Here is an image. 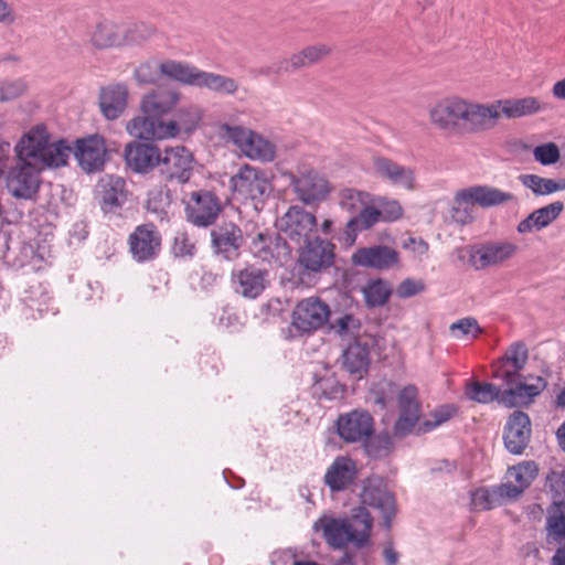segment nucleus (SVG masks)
Listing matches in <instances>:
<instances>
[{"instance_id":"9","label":"nucleus","mask_w":565,"mask_h":565,"mask_svg":"<svg viewBox=\"0 0 565 565\" xmlns=\"http://www.w3.org/2000/svg\"><path fill=\"white\" fill-rule=\"evenodd\" d=\"M231 186L241 198L257 202L263 201L270 192V182L266 173L249 164L243 166L231 178Z\"/></svg>"},{"instance_id":"32","label":"nucleus","mask_w":565,"mask_h":565,"mask_svg":"<svg viewBox=\"0 0 565 565\" xmlns=\"http://www.w3.org/2000/svg\"><path fill=\"white\" fill-rule=\"evenodd\" d=\"M515 200L511 192L502 191L489 185H473L457 192V201H471L481 207L502 205Z\"/></svg>"},{"instance_id":"25","label":"nucleus","mask_w":565,"mask_h":565,"mask_svg":"<svg viewBox=\"0 0 565 565\" xmlns=\"http://www.w3.org/2000/svg\"><path fill=\"white\" fill-rule=\"evenodd\" d=\"M160 149L151 143L131 141L126 145L124 157L128 168L137 173H148L160 162Z\"/></svg>"},{"instance_id":"43","label":"nucleus","mask_w":565,"mask_h":565,"mask_svg":"<svg viewBox=\"0 0 565 565\" xmlns=\"http://www.w3.org/2000/svg\"><path fill=\"white\" fill-rule=\"evenodd\" d=\"M373 204H365L359 210V214L347 223L345 234L351 242H354L358 232L367 230L382 221L381 212Z\"/></svg>"},{"instance_id":"1","label":"nucleus","mask_w":565,"mask_h":565,"mask_svg":"<svg viewBox=\"0 0 565 565\" xmlns=\"http://www.w3.org/2000/svg\"><path fill=\"white\" fill-rule=\"evenodd\" d=\"M361 502L363 505L353 509L348 516L321 515L313 523V531L320 533L327 544L335 550L345 548L350 544L356 548L365 547L370 543L373 526V519L366 507L377 510L388 529L396 513V503L393 493L380 478L366 480Z\"/></svg>"},{"instance_id":"52","label":"nucleus","mask_w":565,"mask_h":565,"mask_svg":"<svg viewBox=\"0 0 565 565\" xmlns=\"http://www.w3.org/2000/svg\"><path fill=\"white\" fill-rule=\"evenodd\" d=\"M375 200L367 192L355 189H343L340 192V205L349 212H356L365 204L374 203Z\"/></svg>"},{"instance_id":"55","label":"nucleus","mask_w":565,"mask_h":565,"mask_svg":"<svg viewBox=\"0 0 565 565\" xmlns=\"http://www.w3.org/2000/svg\"><path fill=\"white\" fill-rule=\"evenodd\" d=\"M533 158L542 166H552L561 158L559 148L554 142L536 146L532 151Z\"/></svg>"},{"instance_id":"17","label":"nucleus","mask_w":565,"mask_h":565,"mask_svg":"<svg viewBox=\"0 0 565 565\" xmlns=\"http://www.w3.org/2000/svg\"><path fill=\"white\" fill-rule=\"evenodd\" d=\"M129 248L135 260L149 262L160 252L161 235L151 224L139 225L129 236Z\"/></svg>"},{"instance_id":"37","label":"nucleus","mask_w":565,"mask_h":565,"mask_svg":"<svg viewBox=\"0 0 565 565\" xmlns=\"http://www.w3.org/2000/svg\"><path fill=\"white\" fill-rule=\"evenodd\" d=\"M355 475V463L348 457H337L324 475V482L332 491L345 489Z\"/></svg>"},{"instance_id":"61","label":"nucleus","mask_w":565,"mask_h":565,"mask_svg":"<svg viewBox=\"0 0 565 565\" xmlns=\"http://www.w3.org/2000/svg\"><path fill=\"white\" fill-rule=\"evenodd\" d=\"M25 89L22 81L0 83V102H7L19 97Z\"/></svg>"},{"instance_id":"58","label":"nucleus","mask_w":565,"mask_h":565,"mask_svg":"<svg viewBox=\"0 0 565 565\" xmlns=\"http://www.w3.org/2000/svg\"><path fill=\"white\" fill-rule=\"evenodd\" d=\"M376 203L381 212L382 221L393 222L402 217L403 207L398 201L379 198Z\"/></svg>"},{"instance_id":"53","label":"nucleus","mask_w":565,"mask_h":565,"mask_svg":"<svg viewBox=\"0 0 565 565\" xmlns=\"http://www.w3.org/2000/svg\"><path fill=\"white\" fill-rule=\"evenodd\" d=\"M471 505L475 510H491L500 504L495 488H479L471 493Z\"/></svg>"},{"instance_id":"20","label":"nucleus","mask_w":565,"mask_h":565,"mask_svg":"<svg viewBox=\"0 0 565 565\" xmlns=\"http://www.w3.org/2000/svg\"><path fill=\"white\" fill-rule=\"evenodd\" d=\"M41 170H43L42 167L18 160V164L8 175L10 192L17 198L31 199L39 189Z\"/></svg>"},{"instance_id":"5","label":"nucleus","mask_w":565,"mask_h":565,"mask_svg":"<svg viewBox=\"0 0 565 565\" xmlns=\"http://www.w3.org/2000/svg\"><path fill=\"white\" fill-rule=\"evenodd\" d=\"M225 136L241 152L252 160L270 162L276 157V146L264 136L241 127L225 126Z\"/></svg>"},{"instance_id":"36","label":"nucleus","mask_w":565,"mask_h":565,"mask_svg":"<svg viewBox=\"0 0 565 565\" xmlns=\"http://www.w3.org/2000/svg\"><path fill=\"white\" fill-rule=\"evenodd\" d=\"M493 104L498 113V119L504 116L509 119L531 116L543 110V105L539 98L527 96L523 98L500 99Z\"/></svg>"},{"instance_id":"34","label":"nucleus","mask_w":565,"mask_h":565,"mask_svg":"<svg viewBox=\"0 0 565 565\" xmlns=\"http://www.w3.org/2000/svg\"><path fill=\"white\" fill-rule=\"evenodd\" d=\"M94 47L105 50L125 45L124 25L110 19H102L94 25L89 34Z\"/></svg>"},{"instance_id":"26","label":"nucleus","mask_w":565,"mask_h":565,"mask_svg":"<svg viewBox=\"0 0 565 565\" xmlns=\"http://www.w3.org/2000/svg\"><path fill=\"white\" fill-rule=\"evenodd\" d=\"M373 418L367 412L352 411L338 419V433L347 441L366 440L373 433Z\"/></svg>"},{"instance_id":"33","label":"nucleus","mask_w":565,"mask_h":565,"mask_svg":"<svg viewBox=\"0 0 565 565\" xmlns=\"http://www.w3.org/2000/svg\"><path fill=\"white\" fill-rule=\"evenodd\" d=\"M529 416L522 412H514L505 425L504 445L514 455H520L525 449L531 434Z\"/></svg>"},{"instance_id":"10","label":"nucleus","mask_w":565,"mask_h":565,"mask_svg":"<svg viewBox=\"0 0 565 565\" xmlns=\"http://www.w3.org/2000/svg\"><path fill=\"white\" fill-rule=\"evenodd\" d=\"M194 158L184 146L167 147L160 151V171L168 180L186 183L192 174Z\"/></svg>"},{"instance_id":"30","label":"nucleus","mask_w":565,"mask_h":565,"mask_svg":"<svg viewBox=\"0 0 565 565\" xmlns=\"http://www.w3.org/2000/svg\"><path fill=\"white\" fill-rule=\"evenodd\" d=\"M181 94L174 89L158 88L143 95L140 102L141 113L162 119L180 103Z\"/></svg>"},{"instance_id":"64","label":"nucleus","mask_w":565,"mask_h":565,"mask_svg":"<svg viewBox=\"0 0 565 565\" xmlns=\"http://www.w3.org/2000/svg\"><path fill=\"white\" fill-rule=\"evenodd\" d=\"M17 20L14 9L6 0H0V24L12 25Z\"/></svg>"},{"instance_id":"41","label":"nucleus","mask_w":565,"mask_h":565,"mask_svg":"<svg viewBox=\"0 0 565 565\" xmlns=\"http://www.w3.org/2000/svg\"><path fill=\"white\" fill-rule=\"evenodd\" d=\"M160 72L173 81L198 87L201 70L185 62L167 60L160 63Z\"/></svg>"},{"instance_id":"60","label":"nucleus","mask_w":565,"mask_h":565,"mask_svg":"<svg viewBox=\"0 0 565 565\" xmlns=\"http://www.w3.org/2000/svg\"><path fill=\"white\" fill-rule=\"evenodd\" d=\"M194 250V243L190 239L188 234L178 233L174 237L172 252L178 257L192 256Z\"/></svg>"},{"instance_id":"54","label":"nucleus","mask_w":565,"mask_h":565,"mask_svg":"<svg viewBox=\"0 0 565 565\" xmlns=\"http://www.w3.org/2000/svg\"><path fill=\"white\" fill-rule=\"evenodd\" d=\"M170 205L168 194L163 189H156L149 192L147 201V210L157 215L158 218L163 220L167 217V209Z\"/></svg>"},{"instance_id":"51","label":"nucleus","mask_w":565,"mask_h":565,"mask_svg":"<svg viewBox=\"0 0 565 565\" xmlns=\"http://www.w3.org/2000/svg\"><path fill=\"white\" fill-rule=\"evenodd\" d=\"M156 33V26L147 22L124 25L125 45L140 44L151 39Z\"/></svg>"},{"instance_id":"8","label":"nucleus","mask_w":565,"mask_h":565,"mask_svg":"<svg viewBox=\"0 0 565 565\" xmlns=\"http://www.w3.org/2000/svg\"><path fill=\"white\" fill-rule=\"evenodd\" d=\"M519 247L510 241H489L469 247L470 264L475 269L498 267L510 260Z\"/></svg>"},{"instance_id":"19","label":"nucleus","mask_w":565,"mask_h":565,"mask_svg":"<svg viewBox=\"0 0 565 565\" xmlns=\"http://www.w3.org/2000/svg\"><path fill=\"white\" fill-rule=\"evenodd\" d=\"M398 418L394 425V435L404 437L413 431L419 423L420 406L415 386L404 387L398 395Z\"/></svg>"},{"instance_id":"57","label":"nucleus","mask_w":565,"mask_h":565,"mask_svg":"<svg viewBox=\"0 0 565 565\" xmlns=\"http://www.w3.org/2000/svg\"><path fill=\"white\" fill-rule=\"evenodd\" d=\"M471 204V201H457V194L454 198V204L449 210V220L458 225L469 224L472 220L471 210L466 206Z\"/></svg>"},{"instance_id":"62","label":"nucleus","mask_w":565,"mask_h":565,"mask_svg":"<svg viewBox=\"0 0 565 565\" xmlns=\"http://www.w3.org/2000/svg\"><path fill=\"white\" fill-rule=\"evenodd\" d=\"M424 290V284L420 280L405 279L399 284L396 294L401 298L413 297Z\"/></svg>"},{"instance_id":"42","label":"nucleus","mask_w":565,"mask_h":565,"mask_svg":"<svg viewBox=\"0 0 565 565\" xmlns=\"http://www.w3.org/2000/svg\"><path fill=\"white\" fill-rule=\"evenodd\" d=\"M198 87L206 88L220 95H235L239 85L232 77L201 70Z\"/></svg>"},{"instance_id":"21","label":"nucleus","mask_w":565,"mask_h":565,"mask_svg":"<svg viewBox=\"0 0 565 565\" xmlns=\"http://www.w3.org/2000/svg\"><path fill=\"white\" fill-rule=\"evenodd\" d=\"M291 184L297 199L307 205L323 200L330 191L327 179L313 170L292 175Z\"/></svg>"},{"instance_id":"18","label":"nucleus","mask_w":565,"mask_h":565,"mask_svg":"<svg viewBox=\"0 0 565 565\" xmlns=\"http://www.w3.org/2000/svg\"><path fill=\"white\" fill-rule=\"evenodd\" d=\"M126 131L131 137L141 140H164L172 138L175 128L172 122H166L163 119H156L153 116L142 113L127 121Z\"/></svg>"},{"instance_id":"59","label":"nucleus","mask_w":565,"mask_h":565,"mask_svg":"<svg viewBox=\"0 0 565 565\" xmlns=\"http://www.w3.org/2000/svg\"><path fill=\"white\" fill-rule=\"evenodd\" d=\"M494 488L501 505L515 500L523 493V490L510 480H507V482L495 486Z\"/></svg>"},{"instance_id":"23","label":"nucleus","mask_w":565,"mask_h":565,"mask_svg":"<svg viewBox=\"0 0 565 565\" xmlns=\"http://www.w3.org/2000/svg\"><path fill=\"white\" fill-rule=\"evenodd\" d=\"M527 349L525 344L515 342L507 350L505 354L492 366V375L501 380L503 384H513L527 362Z\"/></svg>"},{"instance_id":"28","label":"nucleus","mask_w":565,"mask_h":565,"mask_svg":"<svg viewBox=\"0 0 565 565\" xmlns=\"http://www.w3.org/2000/svg\"><path fill=\"white\" fill-rule=\"evenodd\" d=\"M352 263L361 267L387 270L398 264V253L384 245L362 247L353 253Z\"/></svg>"},{"instance_id":"24","label":"nucleus","mask_w":565,"mask_h":565,"mask_svg":"<svg viewBox=\"0 0 565 565\" xmlns=\"http://www.w3.org/2000/svg\"><path fill=\"white\" fill-rule=\"evenodd\" d=\"M212 246L226 260L236 259L243 245L241 228L232 222L217 225L211 232Z\"/></svg>"},{"instance_id":"63","label":"nucleus","mask_w":565,"mask_h":565,"mask_svg":"<svg viewBox=\"0 0 565 565\" xmlns=\"http://www.w3.org/2000/svg\"><path fill=\"white\" fill-rule=\"evenodd\" d=\"M404 248L412 252L415 256L422 257L428 252V244L419 237H408L404 242Z\"/></svg>"},{"instance_id":"15","label":"nucleus","mask_w":565,"mask_h":565,"mask_svg":"<svg viewBox=\"0 0 565 565\" xmlns=\"http://www.w3.org/2000/svg\"><path fill=\"white\" fill-rule=\"evenodd\" d=\"M188 220L198 226L212 224L221 211L217 198L209 191H194L185 201Z\"/></svg>"},{"instance_id":"31","label":"nucleus","mask_w":565,"mask_h":565,"mask_svg":"<svg viewBox=\"0 0 565 565\" xmlns=\"http://www.w3.org/2000/svg\"><path fill=\"white\" fill-rule=\"evenodd\" d=\"M128 87L125 84H111L102 87L98 95V106L102 115L107 120L118 119L128 105Z\"/></svg>"},{"instance_id":"13","label":"nucleus","mask_w":565,"mask_h":565,"mask_svg":"<svg viewBox=\"0 0 565 565\" xmlns=\"http://www.w3.org/2000/svg\"><path fill=\"white\" fill-rule=\"evenodd\" d=\"M329 318V306L317 297H309L296 306L292 315V324L298 330L311 332L323 327Z\"/></svg>"},{"instance_id":"39","label":"nucleus","mask_w":565,"mask_h":565,"mask_svg":"<svg viewBox=\"0 0 565 565\" xmlns=\"http://www.w3.org/2000/svg\"><path fill=\"white\" fill-rule=\"evenodd\" d=\"M545 541L548 545L565 543V505L553 502L545 513Z\"/></svg>"},{"instance_id":"11","label":"nucleus","mask_w":565,"mask_h":565,"mask_svg":"<svg viewBox=\"0 0 565 565\" xmlns=\"http://www.w3.org/2000/svg\"><path fill=\"white\" fill-rule=\"evenodd\" d=\"M374 174L393 186L408 192L418 190L416 172L412 167L399 164L385 157H374Z\"/></svg>"},{"instance_id":"56","label":"nucleus","mask_w":565,"mask_h":565,"mask_svg":"<svg viewBox=\"0 0 565 565\" xmlns=\"http://www.w3.org/2000/svg\"><path fill=\"white\" fill-rule=\"evenodd\" d=\"M160 74V64L156 62H145L135 70V78L139 84H154Z\"/></svg>"},{"instance_id":"44","label":"nucleus","mask_w":565,"mask_h":565,"mask_svg":"<svg viewBox=\"0 0 565 565\" xmlns=\"http://www.w3.org/2000/svg\"><path fill=\"white\" fill-rule=\"evenodd\" d=\"M202 119V111L199 106L189 104L179 108L173 119L164 120L166 122H172L175 128V134L172 138L180 135L181 131L192 132L194 131Z\"/></svg>"},{"instance_id":"46","label":"nucleus","mask_w":565,"mask_h":565,"mask_svg":"<svg viewBox=\"0 0 565 565\" xmlns=\"http://www.w3.org/2000/svg\"><path fill=\"white\" fill-rule=\"evenodd\" d=\"M503 391L492 383L471 382L466 387V395L478 403L488 404L493 401L501 403Z\"/></svg>"},{"instance_id":"38","label":"nucleus","mask_w":565,"mask_h":565,"mask_svg":"<svg viewBox=\"0 0 565 565\" xmlns=\"http://www.w3.org/2000/svg\"><path fill=\"white\" fill-rule=\"evenodd\" d=\"M280 241L282 239L279 234L276 236L268 232H259L252 241L250 250L255 257L269 262L287 254L288 247Z\"/></svg>"},{"instance_id":"45","label":"nucleus","mask_w":565,"mask_h":565,"mask_svg":"<svg viewBox=\"0 0 565 565\" xmlns=\"http://www.w3.org/2000/svg\"><path fill=\"white\" fill-rule=\"evenodd\" d=\"M519 181L535 195H547L565 190V180L556 182L553 179L543 178L537 174H521L519 175Z\"/></svg>"},{"instance_id":"14","label":"nucleus","mask_w":565,"mask_h":565,"mask_svg":"<svg viewBox=\"0 0 565 565\" xmlns=\"http://www.w3.org/2000/svg\"><path fill=\"white\" fill-rule=\"evenodd\" d=\"M268 271L255 265L238 267L232 273V286L234 291L246 298L256 299L266 289Z\"/></svg>"},{"instance_id":"49","label":"nucleus","mask_w":565,"mask_h":565,"mask_svg":"<svg viewBox=\"0 0 565 565\" xmlns=\"http://www.w3.org/2000/svg\"><path fill=\"white\" fill-rule=\"evenodd\" d=\"M539 468L533 461H524L510 468L507 480L515 483L521 490H525L537 476Z\"/></svg>"},{"instance_id":"7","label":"nucleus","mask_w":565,"mask_h":565,"mask_svg":"<svg viewBox=\"0 0 565 565\" xmlns=\"http://www.w3.org/2000/svg\"><path fill=\"white\" fill-rule=\"evenodd\" d=\"M298 248V265L302 274H320L334 263L335 246L330 241L315 236Z\"/></svg>"},{"instance_id":"3","label":"nucleus","mask_w":565,"mask_h":565,"mask_svg":"<svg viewBox=\"0 0 565 565\" xmlns=\"http://www.w3.org/2000/svg\"><path fill=\"white\" fill-rule=\"evenodd\" d=\"M14 150L19 161L43 169L66 164L72 152L65 140L50 142L45 128L41 126L23 135Z\"/></svg>"},{"instance_id":"47","label":"nucleus","mask_w":565,"mask_h":565,"mask_svg":"<svg viewBox=\"0 0 565 565\" xmlns=\"http://www.w3.org/2000/svg\"><path fill=\"white\" fill-rule=\"evenodd\" d=\"M362 292L367 307H381L387 302L392 289L386 281L375 279L367 282L362 288Z\"/></svg>"},{"instance_id":"16","label":"nucleus","mask_w":565,"mask_h":565,"mask_svg":"<svg viewBox=\"0 0 565 565\" xmlns=\"http://www.w3.org/2000/svg\"><path fill=\"white\" fill-rule=\"evenodd\" d=\"M459 102L460 97L452 95L433 104L428 109L431 127L448 136L458 137Z\"/></svg>"},{"instance_id":"22","label":"nucleus","mask_w":565,"mask_h":565,"mask_svg":"<svg viewBox=\"0 0 565 565\" xmlns=\"http://www.w3.org/2000/svg\"><path fill=\"white\" fill-rule=\"evenodd\" d=\"M331 53V47L324 43H318L305 47L298 53L292 54L289 58L280 61L277 65L264 67L260 73L263 75L278 74L279 72H292L301 67L316 64L327 57Z\"/></svg>"},{"instance_id":"40","label":"nucleus","mask_w":565,"mask_h":565,"mask_svg":"<svg viewBox=\"0 0 565 565\" xmlns=\"http://www.w3.org/2000/svg\"><path fill=\"white\" fill-rule=\"evenodd\" d=\"M370 353L366 344L351 343L342 354V365L345 371L359 379L367 371Z\"/></svg>"},{"instance_id":"48","label":"nucleus","mask_w":565,"mask_h":565,"mask_svg":"<svg viewBox=\"0 0 565 565\" xmlns=\"http://www.w3.org/2000/svg\"><path fill=\"white\" fill-rule=\"evenodd\" d=\"M482 333V328L472 317L461 318L449 326V334L458 341H471Z\"/></svg>"},{"instance_id":"4","label":"nucleus","mask_w":565,"mask_h":565,"mask_svg":"<svg viewBox=\"0 0 565 565\" xmlns=\"http://www.w3.org/2000/svg\"><path fill=\"white\" fill-rule=\"evenodd\" d=\"M276 227L286 246L289 242L298 247L316 236L318 224L312 213L292 205L277 218Z\"/></svg>"},{"instance_id":"35","label":"nucleus","mask_w":565,"mask_h":565,"mask_svg":"<svg viewBox=\"0 0 565 565\" xmlns=\"http://www.w3.org/2000/svg\"><path fill=\"white\" fill-rule=\"evenodd\" d=\"M563 210L564 204L561 201H555L536 209L518 224L516 232L522 235L540 232L551 225L561 215Z\"/></svg>"},{"instance_id":"12","label":"nucleus","mask_w":565,"mask_h":565,"mask_svg":"<svg viewBox=\"0 0 565 565\" xmlns=\"http://www.w3.org/2000/svg\"><path fill=\"white\" fill-rule=\"evenodd\" d=\"M74 156L85 172L100 171L109 159L105 138L100 135H90L78 139L75 145Z\"/></svg>"},{"instance_id":"27","label":"nucleus","mask_w":565,"mask_h":565,"mask_svg":"<svg viewBox=\"0 0 565 565\" xmlns=\"http://www.w3.org/2000/svg\"><path fill=\"white\" fill-rule=\"evenodd\" d=\"M504 385L507 388L502 393L501 404L508 407H514L529 404L533 397L537 396L545 388L546 382L541 376L521 381L519 374L513 384Z\"/></svg>"},{"instance_id":"50","label":"nucleus","mask_w":565,"mask_h":565,"mask_svg":"<svg viewBox=\"0 0 565 565\" xmlns=\"http://www.w3.org/2000/svg\"><path fill=\"white\" fill-rule=\"evenodd\" d=\"M457 408L452 405H443L436 408L430 415L417 425V433L425 434L434 430L455 416Z\"/></svg>"},{"instance_id":"6","label":"nucleus","mask_w":565,"mask_h":565,"mask_svg":"<svg viewBox=\"0 0 565 565\" xmlns=\"http://www.w3.org/2000/svg\"><path fill=\"white\" fill-rule=\"evenodd\" d=\"M497 120L498 113L492 103L481 104L460 97L458 137L491 129Z\"/></svg>"},{"instance_id":"2","label":"nucleus","mask_w":565,"mask_h":565,"mask_svg":"<svg viewBox=\"0 0 565 565\" xmlns=\"http://www.w3.org/2000/svg\"><path fill=\"white\" fill-rule=\"evenodd\" d=\"M14 150L19 161L43 169L66 164L72 152L65 140L50 142L45 128L41 126L23 135Z\"/></svg>"},{"instance_id":"29","label":"nucleus","mask_w":565,"mask_h":565,"mask_svg":"<svg viewBox=\"0 0 565 565\" xmlns=\"http://www.w3.org/2000/svg\"><path fill=\"white\" fill-rule=\"evenodd\" d=\"M127 194L126 181L118 175H105L97 184V196L105 213H114L121 207Z\"/></svg>"}]
</instances>
